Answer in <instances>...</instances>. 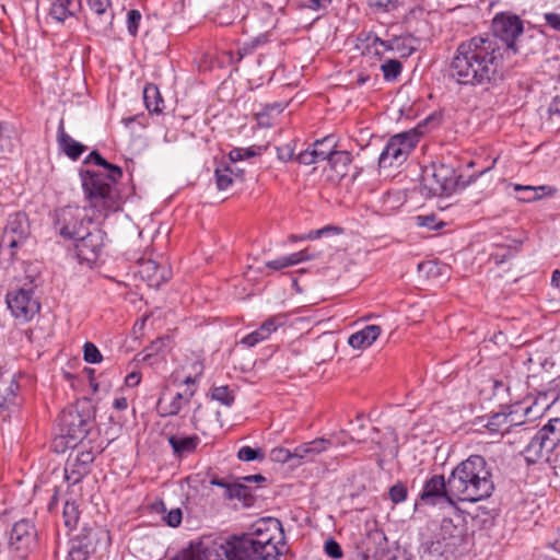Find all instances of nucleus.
<instances>
[{
    "label": "nucleus",
    "instance_id": "nucleus-1",
    "mask_svg": "<svg viewBox=\"0 0 560 560\" xmlns=\"http://www.w3.org/2000/svg\"><path fill=\"white\" fill-rule=\"evenodd\" d=\"M503 46L493 37L474 36L458 44L450 77L458 84L485 86L503 78Z\"/></svg>",
    "mask_w": 560,
    "mask_h": 560
},
{
    "label": "nucleus",
    "instance_id": "nucleus-2",
    "mask_svg": "<svg viewBox=\"0 0 560 560\" xmlns=\"http://www.w3.org/2000/svg\"><path fill=\"white\" fill-rule=\"evenodd\" d=\"M84 163H94L102 166L103 171H81L82 187L94 217L106 218L110 212L119 209V191L116 187L122 177L119 166L107 162L97 151H93Z\"/></svg>",
    "mask_w": 560,
    "mask_h": 560
},
{
    "label": "nucleus",
    "instance_id": "nucleus-3",
    "mask_svg": "<svg viewBox=\"0 0 560 560\" xmlns=\"http://www.w3.org/2000/svg\"><path fill=\"white\" fill-rule=\"evenodd\" d=\"M450 478L451 492L456 501L478 502L494 491L491 468L481 455H470L457 464Z\"/></svg>",
    "mask_w": 560,
    "mask_h": 560
},
{
    "label": "nucleus",
    "instance_id": "nucleus-4",
    "mask_svg": "<svg viewBox=\"0 0 560 560\" xmlns=\"http://www.w3.org/2000/svg\"><path fill=\"white\" fill-rule=\"evenodd\" d=\"M269 525L276 530L280 524L265 521L257 523L254 535L233 537L221 545L222 553L229 560L276 559L280 551L273 541V535L269 533Z\"/></svg>",
    "mask_w": 560,
    "mask_h": 560
},
{
    "label": "nucleus",
    "instance_id": "nucleus-5",
    "mask_svg": "<svg viewBox=\"0 0 560 560\" xmlns=\"http://www.w3.org/2000/svg\"><path fill=\"white\" fill-rule=\"evenodd\" d=\"M469 182H462L452 165L432 163L422 170L421 194L428 198L450 196L458 188H465Z\"/></svg>",
    "mask_w": 560,
    "mask_h": 560
},
{
    "label": "nucleus",
    "instance_id": "nucleus-6",
    "mask_svg": "<svg viewBox=\"0 0 560 560\" xmlns=\"http://www.w3.org/2000/svg\"><path fill=\"white\" fill-rule=\"evenodd\" d=\"M2 522L7 533L8 560H30L38 547V532L34 522L22 518L11 526Z\"/></svg>",
    "mask_w": 560,
    "mask_h": 560
},
{
    "label": "nucleus",
    "instance_id": "nucleus-7",
    "mask_svg": "<svg viewBox=\"0 0 560 560\" xmlns=\"http://www.w3.org/2000/svg\"><path fill=\"white\" fill-rule=\"evenodd\" d=\"M54 229L65 240L74 241L83 235L92 218L89 215L86 208L79 206H66L56 209L54 212Z\"/></svg>",
    "mask_w": 560,
    "mask_h": 560
},
{
    "label": "nucleus",
    "instance_id": "nucleus-8",
    "mask_svg": "<svg viewBox=\"0 0 560 560\" xmlns=\"http://www.w3.org/2000/svg\"><path fill=\"white\" fill-rule=\"evenodd\" d=\"M419 142V133L415 130L393 136L383 149L378 165L383 168L401 165Z\"/></svg>",
    "mask_w": 560,
    "mask_h": 560
},
{
    "label": "nucleus",
    "instance_id": "nucleus-9",
    "mask_svg": "<svg viewBox=\"0 0 560 560\" xmlns=\"http://www.w3.org/2000/svg\"><path fill=\"white\" fill-rule=\"evenodd\" d=\"M5 302L12 315L20 322L31 320L40 310V303L34 296V287L30 285L9 291Z\"/></svg>",
    "mask_w": 560,
    "mask_h": 560
},
{
    "label": "nucleus",
    "instance_id": "nucleus-10",
    "mask_svg": "<svg viewBox=\"0 0 560 560\" xmlns=\"http://www.w3.org/2000/svg\"><path fill=\"white\" fill-rule=\"evenodd\" d=\"M492 36L498 42L501 40L506 49L516 52L517 38L524 33V21L511 12L497 13L492 20Z\"/></svg>",
    "mask_w": 560,
    "mask_h": 560
},
{
    "label": "nucleus",
    "instance_id": "nucleus-11",
    "mask_svg": "<svg viewBox=\"0 0 560 560\" xmlns=\"http://www.w3.org/2000/svg\"><path fill=\"white\" fill-rule=\"evenodd\" d=\"M30 233V222L25 213L10 214L1 236L0 249L9 250V256L14 258L16 248L26 242Z\"/></svg>",
    "mask_w": 560,
    "mask_h": 560
},
{
    "label": "nucleus",
    "instance_id": "nucleus-12",
    "mask_svg": "<svg viewBox=\"0 0 560 560\" xmlns=\"http://www.w3.org/2000/svg\"><path fill=\"white\" fill-rule=\"evenodd\" d=\"M419 500L427 505H436L446 503L456 505L455 494L451 492V478H444L443 475H433L424 481Z\"/></svg>",
    "mask_w": 560,
    "mask_h": 560
},
{
    "label": "nucleus",
    "instance_id": "nucleus-13",
    "mask_svg": "<svg viewBox=\"0 0 560 560\" xmlns=\"http://www.w3.org/2000/svg\"><path fill=\"white\" fill-rule=\"evenodd\" d=\"M58 425L62 436L72 442L83 440L91 428L90 417L74 408L63 409L58 418Z\"/></svg>",
    "mask_w": 560,
    "mask_h": 560
},
{
    "label": "nucleus",
    "instance_id": "nucleus-14",
    "mask_svg": "<svg viewBox=\"0 0 560 560\" xmlns=\"http://www.w3.org/2000/svg\"><path fill=\"white\" fill-rule=\"evenodd\" d=\"M93 12L85 18L86 27L95 35L107 36L113 27L114 13L109 10L112 0H85Z\"/></svg>",
    "mask_w": 560,
    "mask_h": 560
},
{
    "label": "nucleus",
    "instance_id": "nucleus-15",
    "mask_svg": "<svg viewBox=\"0 0 560 560\" xmlns=\"http://www.w3.org/2000/svg\"><path fill=\"white\" fill-rule=\"evenodd\" d=\"M95 459V455L90 450H79L75 455L72 454L68 457L65 465V480L69 486L80 483L85 476L91 471V466Z\"/></svg>",
    "mask_w": 560,
    "mask_h": 560
},
{
    "label": "nucleus",
    "instance_id": "nucleus-16",
    "mask_svg": "<svg viewBox=\"0 0 560 560\" xmlns=\"http://www.w3.org/2000/svg\"><path fill=\"white\" fill-rule=\"evenodd\" d=\"M105 233L100 229L86 232L75 241V253L81 261L95 262L104 247Z\"/></svg>",
    "mask_w": 560,
    "mask_h": 560
},
{
    "label": "nucleus",
    "instance_id": "nucleus-17",
    "mask_svg": "<svg viewBox=\"0 0 560 560\" xmlns=\"http://www.w3.org/2000/svg\"><path fill=\"white\" fill-rule=\"evenodd\" d=\"M340 442L336 439H324L317 438L313 441L302 443L293 450V456L296 459L295 465H302L304 463H312L322 453L329 450L331 446L339 444Z\"/></svg>",
    "mask_w": 560,
    "mask_h": 560
},
{
    "label": "nucleus",
    "instance_id": "nucleus-18",
    "mask_svg": "<svg viewBox=\"0 0 560 560\" xmlns=\"http://www.w3.org/2000/svg\"><path fill=\"white\" fill-rule=\"evenodd\" d=\"M171 339L167 336L159 337L148 347L136 354L135 361L148 366H154L165 359V352L170 347Z\"/></svg>",
    "mask_w": 560,
    "mask_h": 560
},
{
    "label": "nucleus",
    "instance_id": "nucleus-19",
    "mask_svg": "<svg viewBox=\"0 0 560 560\" xmlns=\"http://www.w3.org/2000/svg\"><path fill=\"white\" fill-rule=\"evenodd\" d=\"M139 272L153 288H160L172 278V270L166 265H159L152 259L141 261Z\"/></svg>",
    "mask_w": 560,
    "mask_h": 560
},
{
    "label": "nucleus",
    "instance_id": "nucleus-20",
    "mask_svg": "<svg viewBox=\"0 0 560 560\" xmlns=\"http://www.w3.org/2000/svg\"><path fill=\"white\" fill-rule=\"evenodd\" d=\"M436 540H441L446 549L455 550L464 540L463 528L456 525L452 518H443L440 523Z\"/></svg>",
    "mask_w": 560,
    "mask_h": 560
},
{
    "label": "nucleus",
    "instance_id": "nucleus-21",
    "mask_svg": "<svg viewBox=\"0 0 560 560\" xmlns=\"http://www.w3.org/2000/svg\"><path fill=\"white\" fill-rule=\"evenodd\" d=\"M18 390L19 384L13 377L0 378V416L11 412L19 406Z\"/></svg>",
    "mask_w": 560,
    "mask_h": 560
},
{
    "label": "nucleus",
    "instance_id": "nucleus-22",
    "mask_svg": "<svg viewBox=\"0 0 560 560\" xmlns=\"http://www.w3.org/2000/svg\"><path fill=\"white\" fill-rule=\"evenodd\" d=\"M317 256L318 254H316L315 252L307 247L303 250L279 257L273 260H269L266 262V267L272 270H282L284 268L295 266L303 261L313 260Z\"/></svg>",
    "mask_w": 560,
    "mask_h": 560
},
{
    "label": "nucleus",
    "instance_id": "nucleus-23",
    "mask_svg": "<svg viewBox=\"0 0 560 560\" xmlns=\"http://www.w3.org/2000/svg\"><path fill=\"white\" fill-rule=\"evenodd\" d=\"M382 327L378 325H366L362 329L350 335L348 343L353 349H366L381 336Z\"/></svg>",
    "mask_w": 560,
    "mask_h": 560
},
{
    "label": "nucleus",
    "instance_id": "nucleus-24",
    "mask_svg": "<svg viewBox=\"0 0 560 560\" xmlns=\"http://www.w3.org/2000/svg\"><path fill=\"white\" fill-rule=\"evenodd\" d=\"M552 451V446L547 445V441L536 433L525 447L524 455L527 463L535 464L542 458L549 459V454Z\"/></svg>",
    "mask_w": 560,
    "mask_h": 560
},
{
    "label": "nucleus",
    "instance_id": "nucleus-25",
    "mask_svg": "<svg viewBox=\"0 0 560 560\" xmlns=\"http://www.w3.org/2000/svg\"><path fill=\"white\" fill-rule=\"evenodd\" d=\"M167 441L174 455L178 458L194 453L200 443V439L196 434L189 436L173 434Z\"/></svg>",
    "mask_w": 560,
    "mask_h": 560
},
{
    "label": "nucleus",
    "instance_id": "nucleus-26",
    "mask_svg": "<svg viewBox=\"0 0 560 560\" xmlns=\"http://www.w3.org/2000/svg\"><path fill=\"white\" fill-rule=\"evenodd\" d=\"M57 140L60 149L72 160H77L85 151V147L72 139L65 130L63 120L59 122Z\"/></svg>",
    "mask_w": 560,
    "mask_h": 560
},
{
    "label": "nucleus",
    "instance_id": "nucleus-27",
    "mask_svg": "<svg viewBox=\"0 0 560 560\" xmlns=\"http://www.w3.org/2000/svg\"><path fill=\"white\" fill-rule=\"evenodd\" d=\"M98 533L97 528L84 525L80 533L71 538L70 544L92 553L96 549Z\"/></svg>",
    "mask_w": 560,
    "mask_h": 560
},
{
    "label": "nucleus",
    "instance_id": "nucleus-28",
    "mask_svg": "<svg viewBox=\"0 0 560 560\" xmlns=\"http://www.w3.org/2000/svg\"><path fill=\"white\" fill-rule=\"evenodd\" d=\"M143 101L150 114H162L165 108V103L160 90L153 83H149L144 86Z\"/></svg>",
    "mask_w": 560,
    "mask_h": 560
},
{
    "label": "nucleus",
    "instance_id": "nucleus-29",
    "mask_svg": "<svg viewBox=\"0 0 560 560\" xmlns=\"http://www.w3.org/2000/svg\"><path fill=\"white\" fill-rule=\"evenodd\" d=\"M19 148L15 128L8 122H0V153L12 154Z\"/></svg>",
    "mask_w": 560,
    "mask_h": 560
},
{
    "label": "nucleus",
    "instance_id": "nucleus-30",
    "mask_svg": "<svg viewBox=\"0 0 560 560\" xmlns=\"http://www.w3.org/2000/svg\"><path fill=\"white\" fill-rule=\"evenodd\" d=\"M404 205V197L399 191L385 192L374 207L382 215H390Z\"/></svg>",
    "mask_w": 560,
    "mask_h": 560
},
{
    "label": "nucleus",
    "instance_id": "nucleus-31",
    "mask_svg": "<svg viewBox=\"0 0 560 560\" xmlns=\"http://www.w3.org/2000/svg\"><path fill=\"white\" fill-rule=\"evenodd\" d=\"M224 498L229 500H238L244 506L250 508L255 503V497L252 488L241 482L240 480L234 481L229 492H224Z\"/></svg>",
    "mask_w": 560,
    "mask_h": 560
},
{
    "label": "nucleus",
    "instance_id": "nucleus-32",
    "mask_svg": "<svg viewBox=\"0 0 560 560\" xmlns=\"http://www.w3.org/2000/svg\"><path fill=\"white\" fill-rule=\"evenodd\" d=\"M75 0H50L49 15L57 22H65L68 18L75 14Z\"/></svg>",
    "mask_w": 560,
    "mask_h": 560
},
{
    "label": "nucleus",
    "instance_id": "nucleus-33",
    "mask_svg": "<svg viewBox=\"0 0 560 560\" xmlns=\"http://www.w3.org/2000/svg\"><path fill=\"white\" fill-rule=\"evenodd\" d=\"M352 162V156L348 151H335L329 158L328 163L330 168L340 178H343L349 171V166Z\"/></svg>",
    "mask_w": 560,
    "mask_h": 560
},
{
    "label": "nucleus",
    "instance_id": "nucleus-34",
    "mask_svg": "<svg viewBox=\"0 0 560 560\" xmlns=\"http://www.w3.org/2000/svg\"><path fill=\"white\" fill-rule=\"evenodd\" d=\"M513 415V411H501L491 415L488 419L486 428L490 432H504L509 431V428L515 424L513 420H510V417Z\"/></svg>",
    "mask_w": 560,
    "mask_h": 560
},
{
    "label": "nucleus",
    "instance_id": "nucleus-35",
    "mask_svg": "<svg viewBox=\"0 0 560 560\" xmlns=\"http://www.w3.org/2000/svg\"><path fill=\"white\" fill-rule=\"evenodd\" d=\"M537 433L555 448L560 443V418L550 419Z\"/></svg>",
    "mask_w": 560,
    "mask_h": 560
},
{
    "label": "nucleus",
    "instance_id": "nucleus-36",
    "mask_svg": "<svg viewBox=\"0 0 560 560\" xmlns=\"http://www.w3.org/2000/svg\"><path fill=\"white\" fill-rule=\"evenodd\" d=\"M315 155L322 161H328L332 153L336 151L337 139L334 135L324 137L313 143Z\"/></svg>",
    "mask_w": 560,
    "mask_h": 560
},
{
    "label": "nucleus",
    "instance_id": "nucleus-37",
    "mask_svg": "<svg viewBox=\"0 0 560 560\" xmlns=\"http://www.w3.org/2000/svg\"><path fill=\"white\" fill-rule=\"evenodd\" d=\"M62 518L65 526L71 532L77 528L80 520L79 505L74 500H67L63 505Z\"/></svg>",
    "mask_w": 560,
    "mask_h": 560
},
{
    "label": "nucleus",
    "instance_id": "nucleus-38",
    "mask_svg": "<svg viewBox=\"0 0 560 560\" xmlns=\"http://www.w3.org/2000/svg\"><path fill=\"white\" fill-rule=\"evenodd\" d=\"M234 170L231 164L221 163L214 171L217 187L219 190L228 189L233 183Z\"/></svg>",
    "mask_w": 560,
    "mask_h": 560
},
{
    "label": "nucleus",
    "instance_id": "nucleus-39",
    "mask_svg": "<svg viewBox=\"0 0 560 560\" xmlns=\"http://www.w3.org/2000/svg\"><path fill=\"white\" fill-rule=\"evenodd\" d=\"M549 189L548 186H522L515 185L514 190L518 192L517 199L523 202H530L541 197L540 191Z\"/></svg>",
    "mask_w": 560,
    "mask_h": 560
},
{
    "label": "nucleus",
    "instance_id": "nucleus-40",
    "mask_svg": "<svg viewBox=\"0 0 560 560\" xmlns=\"http://www.w3.org/2000/svg\"><path fill=\"white\" fill-rule=\"evenodd\" d=\"M452 551L453 550L446 549L441 540H433L427 545L421 558L422 560H444V553Z\"/></svg>",
    "mask_w": 560,
    "mask_h": 560
},
{
    "label": "nucleus",
    "instance_id": "nucleus-41",
    "mask_svg": "<svg viewBox=\"0 0 560 560\" xmlns=\"http://www.w3.org/2000/svg\"><path fill=\"white\" fill-rule=\"evenodd\" d=\"M185 405H187V402L184 400L183 396L179 395L178 393L174 395V397L167 405H163L162 399L159 400L161 416H163V417L177 415L183 409V407Z\"/></svg>",
    "mask_w": 560,
    "mask_h": 560
},
{
    "label": "nucleus",
    "instance_id": "nucleus-42",
    "mask_svg": "<svg viewBox=\"0 0 560 560\" xmlns=\"http://www.w3.org/2000/svg\"><path fill=\"white\" fill-rule=\"evenodd\" d=\"M381 70L386 81H395L401 73L402 65L397 59H388L381 66Z\"/></svg>",
    "mask_w": 560,
    "mask_h": 560
},
{
    "label": "nucleus",
    "instance_id": "nucleus-43",
    "mask_svg": "<svg viewBox=\"0 0 560 560\" xmlns=\"http://www.w3.org/2000/svg\"><path fill=\"white\" fill-rule=\"evenodd\" d=\"M183 553H189L192 556L194 560H229L225 555L224 558H221L220 553H218L215 550L200 547L183 550Z\"/></svg>",
    "mask_w": 560,
    "mask_h": 560
},
{
    "label": "nucleus",
    "instance_id": "nucleus-44",
    "mask_svg": "<svg viewBox=\"0 0 560 560\" xmlns=\"http://www.w3.org/2000/svg\"><path fill=\"white\" fill-rule=\"evenodd\" d=\"M288 322V314L279 313L268 317L266 320L261 323V327L266 330V332L271 336L278 328L284 326Z\"/></svg>",
    "mask_w": 560,
    "mask_h": 560
},
{
    "label": "nucleus",
    "instance_id": "nucleus-45",
    "mask_svg": "<svg viewBox=\"0 0 560 560\" xmlns=\"http://www.w3.org/2000/svg\"><path fill=\"white\" fill-rule=\"evenodd\" d=\"M211 397L214 400L220 401L224 406H232L234 402L233 392L229 388V386H217L212 388Z\"/></svg>",
    "mask_w": 560,
    "mask_h": 560
},
{
    "label": "nucleus",
    "instance_id": "nucleus-46",
    "mask_svg": "<svg viewBox=\"0 0 560 560\" xmlns=\"http://www.w3.org/2000/svg\"><path fill=\"white\" fill-rule=\"evenodd\" d=\"M269 338V335L266 332V330L259 326L256 330L252 331L250 334L246 335L242 340L241 343L252 348L258 345L259 342H262Z\"/></svg>",
    "mask_w": 560,
    "mask_h": 560
},
{
    "label": "nucleus",
    "instance_id": "nucleus-47",
    "mask_svg": "<svg viewBox=\"0 0 560 560\" xmlns=\"http://www.w3.org/2000/svg\"><path fill=\"white\" fill-rule=\"evenodd\" d=\"M237 457L244 462L262 460L265 458V454L261 448H253L246 445L240 448Z\"/></svg>",
    "mask_w": 560,
    "mask_h": 560
},
{
    "label": "nucleus",
    "instance_id": "nucleus-48",
    "mask_svg": "<svg viewBox=\"0 0 560 560\" xmlns=\"http://www.w3.org/2000/svg\"><path fill=\"white\" fill-rule=\"evenodd\" d=\"M270 459L275 463H281V464L289 463V462H293L294 464L296 463V459L293 456V452L289 451L288 448L280 447V446L271 450Z\"/></svg>",
    "mask_w": 560,
    "mask_h": 560
},
{
    "label": "nucleus",
    "instance_id": "nucleus-49",
    "mask_svg": "<svg viewBox=\"0 0 560 560\" xmlns=\"http://www.w3.org/2000/svg\"><path fill=\"white\" fill-rule=\"evenodd\" d=\"M84 360L89 363L96 364L102 362L103 357L97 347L92 342H85L83 347Z\"/></svg>",
    "mask_w": 560,
    "mask_h": 560
},
{
    "label": "nucleus",
    "instance_id": "nucleus-50",
    "mask_svg": "<svg viewBox=\"0 0 560 560\" xmlns=\"http://www.w3.org/2000/svg\"><path fill=\"white\" fill-rule=\"evenodd\" d=\"M405 39L402 37H394L388 40L381 39L375 37L372 45L374 47L381 46L385 51L389 50H400V44H404Z\"/></svg>",
    "mask_w": 560,
    "mask_h": 560
},
{
    "label": "nucleus",
    "instance_id": "nucleus-51",
    "mask_svg": "<svg viewBox=\"0 0 560 560\" xmlns=\"http://www.w3.org/2000/svg\"><path fill=\"white\" fill-rule=\"evenodd\" d=\"M408 490L402 482H397L389 488V498L394 503H401L407 499Z\"/></svg>",
    "mask_w": 560,
    "mask_h": 560
},
{
    "label": "nucleus",
    "instance_id": "nucleus-52",
    "mask_svg": "<svg viewBox=\"0 0 560 560\" xmlns=\"http://www.w3.org/2000/svg\"><path fill=\"white\" fill-rule=\"evenodd\" d=\"M141 22V13L138 10H130L127 14V30L131 36H137Z\"/></svg>",
    "mask_w": 560,
    "mask_h": 560
},
{
    "label": "nucleus",
    "instance_id": "nucleus-53",
    "mask_svg": "<svg viewBox=\"0 0 560 560\" xmlns=\"http://www.w3.org/2000/svg\"><path fill=\"white\" fill-rule=\"evenodd\" d=\"M277 158L281 162H289L294 156L295 141H290L283 145L276 147Z\"/></svg>",
    "mask_w": 560,
    "mask_h": 560
},
{
    "label": "nucleus",
    "instance_id": "nucleus-54",
    "mask_svg": "<svg viewBox=\"0 0 560 560\" xmlns=\"http://www.w3.org/2000/svg\"><path fill=\"white\" fill-rule=\"evenodd\" d=\"M191 366H192V370L195 372V375L194 376L192 375L186 376L183 383L186 385V387L197 388L196 384L198 382V378L203 373V364L200 361H195Z\"/></svg>",
    "mask_w": 560,
    "mask_h": 560
},
{
    "label": "nucleus",
    "instance_id": "nucleus-55",
    "mask_svg": "<svg viewBox=\"0 0 560 560\" xmlns=\"http://www.w3.org/2000/svg\"><path fill=\"white\" fill-rule=\"evenodd\" d=\"M324 550L326 555L332 559H339L343 555L341 546L332 538L325 541Z\"/></svg>",
    "mask_w": 560,
    "mask_h": 560
},
{
    "label": "nucleus",
    "instance_id": "nucleus-56",
    "mask_svg": "<svg viewBox=\"0 0 560 560\" xmlns=\"http://www.w3.org/2000/svg\"><path fill=\"white\" fill-rule=\"evenodd\" d=\"M315 153V149L314 147L312 145V149H306L302 152H300L298 155H296V161L300 163V164H304V165H311V164H314V163H318L320 162V160L318 159L317 155L314 154Z\"/></svg>",
    "mask_w": 560,
    "mask_h": 560
},
{
    "label": "nucleus",
    "instance_id": "nucleus-57",
    "mask_svg": "<svg viewBox=\"0 0 560 560\" xmlns=\"http://www.w3.org/2000/svg\"><path fill=\"white\" fill-rule=\"evenodd\" d=\"M255 155H256V152L250 148H248V149L235 148L230 152L229 158H230L231 162L235 163L237 161H242L245 158H252Z\"/></svg>",
    "mask_w": 560,
    "mask_h": 560
},
{
    "label": "nucleus",
    "instance_id": "nucleus-58",
    "mask_svg": "<svg viewBox=\"0 0 560 560\" xmlns=\"http://www.w3.org/2000/svg\"><path fill=\"white\" fill-rule=\"evenodd\" d=\"M265 42H266L265 38L261 39L258 37V38L253 39L250 43L244 44L243 47H241L236 50V54L238 55L237 61H241L246 55L252 54L257 46H259L261 43H265Z\"/></svg>",
    "mask_w": 560,
    "mask_h": 560
},
{
    "label": "nucleus",
    "instance_id": "nucleus-59",
    "mask_svg": "<svg viewBox=\"0 0 560 560\" xmlns=\"http://www.w3.org/2000/svg\"><path fill=\"white\" fill-rule=\"evenodd\" d=\"M90 552L70 544V549L66 560H88Z\"/></svg>",
    "mask_w": 560,
    "mask_h": 560
},
{
    "label": "nucleus",
    "instance_id": "nucleus-60",
    "mask_svg": "<svg viewBox=\"0 0 560 560\" xmlns=\"http://www.w3.org/2000/svg\"><path fill=\"white\" fill-rule=\"evenodd\" d=\"M183 520V513L180 509H173L171 510L166 516H164V521L166 524L171 527H177L180 525Z\"/></svg>",
    "mask_w": 560,
    "mask_h": 560
},
{
    "label": "nucleus",
    "instance_id": "nucleus-61",
    "mask_svg": "<svg viewBox=\"0 0 560 560\" xmlns=\"http://www.w3.org/2000/svg\"><path fill=\"white\" fill-rule=\"evenodd\" d=\"M418 220V224L420 226H425L430 230H438L440 229L441 226H443L444 224L441 222V223H436L435 222V217L432 214V215H419L417 218Z\"/></svg>",
    "mask_w": 560,
    "mask_h": 560
},
{
    "label": "nucleus",
    "instance_id": "nucleus-62",
    "mask_svg": "<svg viewBox=\"0 0 560 560\" xmlns=\"http://www.w3.org/2000/svg\"><path fill=\"white\" fill-rule=\"evenodd\" d=\"M397 0H372L371 5L382 12H390L396 8Z\"/></svg>",
    "mask_w": 560,
    "mask_h": 560
},
{
    "label": "nucleus",
    "instance_id": "nucleus-63",
    "mask_svg": "<svg viewBox=\"0 0 560 560\" xmlns=\"http://www.w3.org/2000/svg\"><path fill=\"white\" fill-rule=\"evenodd\" d=\"M544 19L548 26L557 32H560V13L547 12L544 14Z\"/></svg>",
    "mask_w": 560,
    "mask_h": 560
},
{
    "label": "nucleus",
    "instance_id": "nucleus-64",
    "mask_svg": "<svg viewBox=\"0 0 560 560\" xmlns=\"http://www.w3.org/2000/svg\"><path fill=\"white\" fill-rule=\"evenodd\" d=\"M200 409V405L195 409L194 415L191 417V425L195 430L201 432L203 435H207L208 428L201 423L200 418L198 417Z\"/></svg>",
    "mask_w": 560,
    "mask_h": 560
}]
</instances>
